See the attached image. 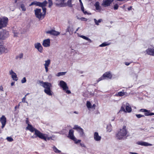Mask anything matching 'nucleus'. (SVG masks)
Returning <instances> with one entry per match:
<instances>
[{"instance_id": "1", "label": "nucleus", "mask_w": 154, "mask_h": 154, "mask_svg": "<svg viewBox=\"0 0 154 154\" xmlns=\"http://www.w3.org/2000/svg\"><path fill=\"white\" fill-rule=\"evenodd\" d=\"M26 129L32 132L35 131L34 134L36 135L35 137H38L45 141H46L47 140H49L51 139V137H48L47 134L42 133L38 130L34 128L32 125L29 124H28Z\"/></svg>"}, {"instance_id": "2", "label": "nucleus", "mask_w": 154, "mask_h": 154, "mask_svg": "<svg viewBox=\"0 0 154 154\" xmlns=\"http://www.w3.org/2000/svg\"><path fill=\"white\" fill-rule=\"evenodd\" d=\"M39 83L41 86L45 88L44 91L46 94L49 96L52 95V92L51 90V88L52 87L51 83L48 82H44L43 81H40Z\"/></svg>"}, {"instance_id": "3", "label": "nucleus", "mask_w": 154, "mask_h": 154, "mask_svg": "<svg viewBox=\"0 0 154 154\" xmlns=\"http://www.w3.org/2000/svg\"><path fill=\"white\" fill-rule=\"evenodd\" d=\"M126 127L124 126L123 128L120 129L119 131L116 134V138L119 140L124 139L126 138V135L127 133V131L126 130Z\"/></svg>"}, {"instance_id": "4", "label": "nucleus", "mask_w": 154, "mask_h": 154, "mask_svg": "<svg viewBox=\"0 0 154 154\" xmlns=\"http://www.w3.org/2000/svg\"><path fill=\"white\" fill-rule=\"evenodd\" d=\"M46 8H44L42 13L41 12V9L36 8L35 10V13L36 17L39 20H42L45 17L46 13Z\"/></svg>"}, {"instance_id": "5", "label": "nucleus", "mask_w": 154, "mask_h": 154, "mask_svg": "<svg viewBox=\"0 0 154 154\" xmlns=\"http://www.w3.org/2000/svg\"><path fill=\"white\" fill-rule=\"evenodd\" d=\"M59 85L67 94H70L71 93L70 91L68 90L69 88L67 84L64 81L62 80L60 81Z\"/></svg>"}, {"instance_id": "6", "label": "nucleus", "mask_w": 154, "mask_h": 154, "mask_svg": "<svg viewBox=\"0 0 154 154\" xmlns=\"http://www.w3.org/2000/svg\"><path fill=\"white\" fill-rule=\"evenodd\" d=\"M8 22V19L7 17L0 18V29L6 26Z\"/></svg>"}, {"instance_id": "7", "label": "nucleus", "mask_w": 154, "mask_h": 154, "mask_svg": "<svg viewBox=\"0 0 154 154\" xmlns=\"http://www.w3.org/2000/svg\"><path fill=\"white\" fill-rule=\"evenodd\" d=\"M73 129L77 130L79 133L80 137H83L85 136V134L83 130L80 126L78 125H75L73 128Z\"/></svg>"}, {"instance_id": "8", "label": "nucleus", "mask_w": 154, "mask_h": 154, "mask_svg": "<svg viewBox=\"0 0 154 154\" xmlns=\"http://www.w3.org/2000/svg\"><path fill=\"white\" fill-rule=\"evenodd\" d=\"M124 105H123L122 106H121V111L124 112H130L131 111L132 109L131 107L128 103H127L126 104L125 106V109H125V106L124 105Z\"/></svg>"}, {"instance_id": "9", "label": "nucleus", "mask_w": 154, "mask_h": 154, "mask_svg": "<svg viewBox=\"0 0 154 154\" xmlns=\"http://www.w3.org/2000/svg\"><path fill=\"white\" fill-rule=\"evenodd\" d=\"M46 33L47 34H49L51 35L56 36L59 35L60 34V32L54 29L48 30L46 31Z\"/></svg>"}, {"instance_id": "10", "label": "nucleus", "mask_w": 154, "mask_h": 154, "mask_svg": "<svg viewBox=\"0 0 154 154\" xmlns=\"http://www.w3.org/2000/svg\"><path fill=\"white\" fill-rule=\"evenodd\" d=\"M64 0H56L55 4L56 5L59 7L66 6V4L64 3Z\"/></svg>"}, {"instance_id": "11", "label": "nucleus", "mask_w": 154, "mask_h": 154, "mask_svg": "<svg viewBox=\"0 0 154 154\" xmlns=\"http://www.w3.org/2000/svg\"><path fill=\"white\" fill-rule=\"evenodd\" d=\"M35 48L40 53H42L43 48L41 44L39 42L35 43L34 44Z\"/></svg>"}, {"instance_id": "12", "label": "nucleus", "mask_w": 154, "mask_h": 154, "mask_svg": "<svg viewBox=\"0 0 154 154\" xmlns=\"http://www.w3.org/2000/svg\"><path fill=\"white\" fill-rule=\"evenodd\" d=\"M113 1V0H103L102 5L104 7L109 6Z\"/></svg>"}, {"instance_id": "13", "label": "nucleus", "mask_w": 154, "mask_h": 154, "mask_svg": "<svg viewBox=\"0 0 154 154\" xmlns=\"http://www.w3.org/2000/svg\"><path fill=\"white\" fill-rule=\"evenodd\" d=\"M8 50L5 46L2 45H0V54H2L3 53H5L8 52Z\"/></svg>"}, {"instance_id": "14", "label": "nucleus", "mask_w": 154, "mask_h": 154, "mask_svg": "<svg viewBox=\"0 0 154 154\" xmlns=\"http://www.w3.org/2000/svg\"><path fill=\"white\" fill-rule=\"evenodd\" d=\"M9 74L11 75V78L13 80L15 81H17L18 79V78L16 73L14 72L12 70L9 71Z\"/></svg>"}, {"instance_id": "15", "label": "nucleus", "mask_w": 154, "mask_h": 154, "mask_svg": "<svg viewBox=\"0 0 154 154\" xmlns=\"http://www.w3.org/2000/svg\"><path fill=\"white\" fill-rule=\"evenodd\" d=\"M42 45L45 47H49L50 45V40L49 38L45 39L43 41Z\"/></svg>"}, {"instance_id": "16", "label": "nucleus", "mask_w": 154, "mask_h": 154, "mask_svg": "<svg viewBox=\"0 0 154 154\" xmlns=\"http://www.w3.org/2000/svg\"><path fill=\"white\" fill-rule=\"evenodd\" d=\"M136 144L144 146H152V144L148 143L146 142H143L142 141L137 142Z\"/></svg>"}, {"instance_id": "17", "label": "nucleus", "mask_w": 154, "mask_h": 154, "mask_svg": "<svg viewBox=\"0 0 154 154\" xmlns=\"http://www.w3.org/2000/svg\"><path fill=\"white\" fill-rule=\"evenodd\" d=\"M146 53L149 55L154 56V48H148L146 50Z\"/></svg>"}, {"instance_id": "18", "label": "nucleus", "mask_w": 154, "mask_h": 154, "mask_svg": "<svg viewBox=\"0 0 154 154\" xmlns=\"http://www.w3.org/2000/svg\"><path fill=\"white\" fill-rule=\"evenodd\" d=\"M0 121L2 124V128H3L6 124V119L4 116H2L0 118Z\"/></svg>"}, {"instance_id": "19", "label": "nucleus", "mask_w": 154, "mask_h": 154, "mask_svg": "<svg viewBox=\"0 0 154 154\" xmlns=\"http://www.w3.org/2000/svg\"><path fill=\"white\" fill-rule=\"evenodd\" d=\"M94 140L97 141H100L101 139V137L99 135L98 133L97 132H95L94 135Z\"/></svg>"}, {"instance_id": "20", "label": "nucleus", "mask_w": 154, "mask_h": 154, "mask_svg": "<svg viewBox=\"0 0 154 154\" xmlns=\"http://www.w3.org/2000/svg\"><path fill=\"white\" fill-rule=\"evenodd\" d=\"M1 33L2 36V39H5L8 37L9 35V32L8 31L5 30L1 32Z\"/></svg>"}, {"instance_id": "21", "label": "nucleus", "mask_w": 154, "mask_h": 154, "mask_svg": "<svg viewBox=\"0 0 154 154\" xmlns=\"http://www.w3.org/2000/svg\"><path fill=\"white\" fill-rule=\"evenodd\" d=\"M74 131L72 129L70 130L69 131L68 137L72 140H75V137L74 134Z\"/></svg>"}, {"instance_id": "22", "label": "nucleus", "mask_w": 154, "mask_h": 154, "mask_svg": "<svg viewBox=\"0 0 154 154\" xmlns=\"http://www.w3.org/2000/svg\"><path fill=\"white\" fill-rule=\"evenodd\" d=\"M104 78H107L109 79H111L112 77V75L110 72H105L103 75Z\"/></svg>"}, {"instance_id": "23", "label": "nucleus", "mask_w": 154, "mask_h": 154, "mask_svg": "<svg viewBox=\"0 0 154 154\" xmlns=\"http://www.w3.org/2000/svg\"><path fill=\"white\" fill-rule=\"evenodd\" d=\"M47 4V2L46 1H45L42 2H39L38 6L39 7H42V10H43L44 8H46L45 7L46 6Z\"/></svg>"}, {"instance_id": "24", "label": "nucleus", "mask_w": 154, "mask_h": 154, "mask_svg": "<svg viewBox=\"0 0 154 154\" xmlns=\"http://www.w3.org/2000/svg\"><path fill=\"white\" fill-rule=\"evenodd\" d=\"M45 63L44 64L45 67H48L51 63V60L50 59H48L45 61Z\"/></svg>"}, {"instance_id": "25", "label": "nucleus", "mask_w": 154, "mask_h": 154, "mask_svg": "<svg viewBox=\"0 0 154 154\" xmlns=\"http://www.w3.org/2000/svg\"><path fill=\"white\" fill-rule=\"evenodd\" d=\"M94 6L95 7L96 10L98 11L100 10V4L99 2H96L95 4H94Z\"/></svg>"}, {"instance_id": "26", "label": "nucleus", "mask_w": 154, "mask_h": 154, "mask_svg": "<svg viewBox=\"0 0 154 154\" xmlns=\"http://www.w3.org/2000/svg\"><path fill=\"white\" fill-rule=\"evenodd\" d=\"M106 129L108 131L110 132L112 130V126L111 124L109 123L107 125Z\"/></svg>"}, {"instance_id": "27", "label": "nucleus", "mask_w": 154, "mask_h": 154, "mask_svg": "<svg viewBox=\"0 0 154 154\" xmlns=\"http://www.w3.org/2000/svg\"><path fill=\"white\" fill-rule=\"evenodd\" d=\"M79 36L82 38L88 41L90 43L92 42L91 40L89 38L86 37L85 36L83 35H80Z\"/></svg>"}, {"instance_id": "28", "label": "nucleus", "mask_w": 154, "mask_h": 154, "mask_svg": "<svg viewBox=\"0 0 154 154\" xmlns=\"http://www.w3.org/2000/svg\"><path fill=\"white\" fill-rule=\"evenodd\" d=\"M53 151L57 153H59L61 152V151L58 150L55 146L53 147Z\"/></svg>"}, {"instance_id": "29", "label": "nucleus", "mask_w": 154, "mask_h": 154, "mask_svg": "<svg viewBox=\"0 0 154 154\" xmlns=\"http://www.w3.org/2000/svg\"><path fill=\"white\" fill-rule=\"evenodd\" d=\"M72 0H69L66 3V5L68 6L69 7H72L73 6L72 5Z\"/></svg>"}, {"instance_id": "30", "label": "nucleus", "mask_w": 154, "mask_h": 154, "mask_svg": "<svg viewBox=\"0 0 154 154\" xmlns=\"http://www.w3.org/2000/svg\"><path fill=\"white\" fill-rule=\"evenodd\" d=\"M72 31H73L72 28L70 26H68L67 29L66 30V32H68L70 33V32Z\"/></svg>"}, {"instance_id": "31", "label": "nucleus", "mask_w": 154, "mask_h": 154, "mask_svg": "<svg viewBox=\"0 0 154 154\" xmlns=\"http://www.w3.org/2000/svg\"><path fill=\"white\" fill-rule=\"evenodd\" d=\"M38 3L39 2L36 1H35L31 2V3L29 5V6H30L32 5H35L36 6H38Z\"/></svg>"}, {"instance_id": "32", "label": "nucleus", "mask_w": 154, "mask_h": 154, "mask_svg": "<svg viewBox=\"0 0 154 154\" xmlns=\"http://www.w3.org/2000/svg\"><path fill=\"white\" fill-rule=\"evenodd\" d=\"M94 20L95 24L97 25H99V23L102 21V20L101 19H99L98 20H97L96 19H94Z\"/></svg>"}, {"instance_id": "33", "label": "nucleus", "mask_w": 154, "mask_h": 154, "mask_svg": "<svg viewBox=\"0 0 154 154\" xmlns=\"http://www.w3.org/2000/svg\"><path fill=\"white\" fill-rule=\"evenodd\" d=\"M66 72H58L57 74L56 75V76L58 77H59L60 76L66 74Z\"/></svg>"}, {"instance_id": "34", "label": "nucleus", "mask_w": 154, "mask_h": 154, "mask_svg": "<svg viewBox=\"0 0 154 154\" xmlns=\"http://www.w3.org/2000/svg\"><path fill=\"white\" fill-rule=\"evenodd\" d=\"M125 92L122 91H120L118 92L117 94H116L117 96H122L125 95Z\"/></svg>"}, {"instance_id": "35", "label": "nucleus", "mask_w": 154, "mask_h": 154, "mask_svg": "<svg viewBox=\"0 0 154 154\" xmlns=\"http://www.w3.org/2000/svg\"><path fill=\"white\" fill-rule=\"evenodd\" d=\"M86 106L88 108H92L90 102L89 101H87L86 103Z\"/></svg>"}, {"instance_id": "36", "label": "nucleus", "mask_w": 154, "mask_h": 154, "mask_svg": "<svg viewBox=\"0 0 154 154\" xmlns=\"http://www.w3.org/2000/svg\"><path fill=\"white\" fill-rule=\"evenodd\" d=\"M109 44L107 43V42H104L102 44H101L100 45V47H105L106 46L109 45Z\"/></svg>"}, {"instance_id": "37", "label": "nucleus", "mask_w": 154, "mask_h": 154, "mask_svg": "<svg viewBox=\"0 0 154 154\" xmlns=\"http://www.w3.org/2000/svg\"><path fill=\"white\" fill-rule=\"evenodd\" d=\"M6 139L9 142H12L13 141V139L11 137H7Z\"/></svg>"}, {"instance_id": "38", "label": "nucleus", "mask_w": 154, "mask_h": 154, "mask_svg": "<svg viewBox=\"0 0 154 154\" xmlns=\"http://www.w3.org/2000/svg\"><path fill=\"white\" fill-rule=\"evenodd\" d=\"M75 140H72L75 141V143L77 144L79 143L81 141V140H77L76 138H75Z\"/></svg>"}, {"instance_id": "39", "label": "nucleus", "mask_w": 154, "mask_h": 154, "mask_svg": "<svg viewBox=\"0 0 154 154\" xmlns=\"http://www.w3.org/2000/svg\"><path fill=\"white\" fill-rule=\"evenodd\" d=\"M21 8L23 11H25L26 10V8H25L24 5L23 4H22L21 5Z\"/></svg>"}, {"instance_id": "40", "label": "nucleus", "mask_w": 154, "mask_h": 154, "mask_svg": "<svg viewBox=\"0 0 154 154\" xmlns=\"http://www.w3.org/2000/svg\"><path fill=\"white\" fill-rule=\"evenodd\" d=\"M136 116L138 118H140L142 117H144V115H141L140 114H136Z\"/></svg>"}, {"instance_id": "41", "label": "nucleus", "mask_w": 154, "mask_h": 154, "mask_svg": "<svg viewBox=\"0 0 154 154\" xmlns=\"http://www.w3.org/2000/svg\"><path fill=\"white\" fill-rule=\"evenodd\" d=\"M26 82V79L25 77H24L21 80V82L22 83H24Z\"/></svg>"}, {"instance_id": "42", "label": "nucleus", "mask_w": 154, "mask_h": 154, "mask_svg": "<svg viewBox=\"0 0 154 154\" xmlns=\"http://www.w3.org/2000/svg\"><path fill=\"white\" fill-rule=\"evenodd\" d=\"M150 113V111L147 110V111H146L145 113V115L146 116H149Z\"/></svg>"}, {"instance_id": "43", "label": "nucleus", "mask_w": 154, "mask_h": 154, "mask_svg": "<svg viewBox=\"0 0 154 154\" xmlns=\"http://www.w3.org/2000/svg\"><path fill=\"white\" fill-rule=\"evenodd\" d=\"M81 9L85 14H88L87 12L86 11H85L84 7H83V8H81Z\"/></svg>"}, {"instance_id": "44", "label": "nucleus", "mask_w": 154, "mask_h": 154, "mask_svg": "<svg viewBox=\"0 0 154 154\" xmlns=\"http://www.w3.org/2000/svg\"><path fill=\"white\" fill-rule=\"evenodd\" d=\"M104 79V77H103V76H101V77L100 78L98 79V80H97V82H98L99 81Z\"/></svg>"}, {"instance_id": "45", "label": "nucleus", "mask_w": 154, "mask_h": 154, "mask_svg": "<svg viewBox=\"0 0 154 154\" xmlns=\"http://www.w3.org/2000/svg\"><path fill=\"white\" fill-rule=\"evenodd\" d=\"M26 98L25 97H23L22 100V102L23 103H28V102L26 100Z\"/></svg>"}, {"instance_id": "46", "label": "nucleus", "mask_w": 154, "mask_h": 154, "mask_svg": "<svg viewBox=\"0 0 154 154\" xmlns=\"http://www.w3.org/2000/svg\"><path fill=\"white\" fill-rule=\"evenodd\" d=\"M119 6L117 4H116L114 6V8L115 10H117Z\"/></svg>"}, {"instance_id": "47", "label": "nucleus", "mask_w": 154, "mask_h": 154, "mask_svg": "<svg viewBox=\"0 0 154 154\" xmlns=\"http://www.w3.org/2000/svg\"><path fill=\"white\" fill-rule=\"evenodd\" d=\"M140 111L142 112H146L147 111V110H146V109H142L140 110Z\"/></svg>"}, {"instance_id": "48", "label": "nucleus", "mask_w": 154, "mask_h": 154, "mask_svg": "<svg viewBox=\"0 0 154 154\" xmlns=\"http://www.w3.org/2000/svg\"><path fill=\"white\" fill-rule=\"evenodd\" d=\"M79 1L80 2V4L81 8H83V4L81 0H79Z\"/></svg>"}, {"instance_id": "49", "label": "nucleus", "mask_w": 154, "mask_h": 154, "mask_svg": "<svg viewBox=\"0 0 154 154\" xmlns=\"http://www.w3.org/2000/svg\"><path fill=\"white\" fill-rule=\"evenodd\" d=\"M21 102H20L19 104H18V106H15V109L16 110V109H17V108H19V107L20 105V103H21Z\"/></svg>"}, {"instance_id": "50", "label": "nucleus", "mask_w": 154, "mask_h": 154, "mask_svg": "<svg viewBox=\"0 0 154 154\" xmlns=\"http://www.w3.org/2000/svg\"><path fill=\"white\" fill-rule=\"evenodd\" d=\"M80 145L82 147H84L85 148L86 147L84 143H80Z\"/></svg>"}, {"instance_id": "51", "label": "nucleus", "mask_w": 154, "mask_h": 154, "mask_svg": "<svg viewBox=\"0 0 154 154\" xmlns=\"http://www.w3.org/2000/svg\"><path fill=\"white\" fill-rule=\"evenodd\" d=\"M48 67H45V72H48Z\"/></svg>"}, {"instance_id": "52", "label": "nucleus", "mask_w": 154, "mask_h": 154, "mask_svg": "<svg viewBox=\"0 0 154 154\" xmlns=\"http://www.w3.org/2000/svg\"><path fill=\"white\" fill-rule=\"evenodd\" d=\"M18 57L20 59L22 58L23 57V54H20Z\"/></svg>"}, {"instance_id": "53", "label": "nucleus", "mask_w": 154, "mask_h": 154, "mask_svg": "<svg viewBox=\"0 0 154 154\" xmlns=\"http://www.w3.org/2000/svg\"><path fill=\"white\" fill-rule=\"evenodd\" d=\"M14 36H17V35L18 34V32H15V31H14Z\"/></svg>"}, {"instance_id": "54", "label": "nucleus", "mask_w": 154, "mask_h": 154, "mask_svg": "<svg viewBox=\"0 0 154 154\" xmlns=\"http://www.w3.org/2000/svg\"><path fill=\"white\" fill-rule=\"evenodd\" d=\"M81 19L82 20H84L85 21H87V19H86V18H83V17L82 18H81Z\"/></svg>"}, {"instance_id": "55", "label": "nucleus", "mask_w": 154, "mask_h": 154, "mask_svg": "<svg viewBox=\"0 0 154 154\" xmlns=\"http://www.w3.org/2000/svg\"><path fill=\"white\" fill-rule=\"evenodd\" d=\"M48 78L49 79H51L52 77V75L51 74H50L49 75L48 77Z\"/></svg>"}, {"instance_id": "56", "label": "nucleus", "mask_w": 154, "mask_h": 154, "mask_svg": "<svg viewBox=\"0 0 154 154\" xmlns=\"http://www.w3.org/2000/svg\"><path fill=\"white\" fill-rule=\"evenodd\" d=\"M2 33H1V32H0V40L2 39Z\"/></svg>"}, {"instance_id": "57", "label": "nucleus", "mask_w": 154, "mask_h": 154, "mask_svg": "<svg viewBox=\"0 0 154 154\" xmlns=\"http://www.w3.org/2000/svg\"><path fill=\"white\" fill-rule=\"evenodd\" d=\"M149 116H151L153 115H154V113H153V112H150V113H149Z\"/></svg>"}, {"instance_id": "58", "label": "nucleus", "mask_w": 154, "mask_h": 154, "mask_svg": "<svg viewBox=\"0 0 154 154\" xmlns=\"http://www.w3.org/2000/svg\"><path fill=\"white\" fill-rule=\"evenodd\" d=\"M14 83H15V82H12L11 83V86H13L14 85Z\"/></svg>"}, {"instance_id": "59", "label": "nucleus", "mask_w": 154, "mask_h": 154, "mask_svg": "<svg viewBox=\"0 0 154 154\" xmlns=\"http://www.w3.org/2000/svg\"><path fill=\"white\" fill-rule=\"evenodd\" d=\"M125 64L127 66H128L130 64V63L128 62H126Z\"/></svg>"}, {"instance_id": "60", "label": "nucleus", "mask_w": 154, "mask_h": 154, "mask_svg": "<svg viewBox=\"0 0 154 154\" xmlns=\"http://www.w3.org/2000/svg\"><path fill=\"white\" fill-rule=\"evenodd\" d=\"M131 8H132V7L130 6L128 8V9L129 11H130V10H131Z\"/></svg>"}, {"instance_id": "61", "label": "nucleus", "mask_w": 154, "mask_h": 154, "mask_svg": "<svg viewBox=\"0 0 154 154\" xmlns=\"http://www.w3.org/2000/svg\"><path fill=\"white\" fill-rule=\"evenodd\" d=\"M3 91V88L2 86L0 87V91Z\"/></svg>"}, {"instance_id": "62", "label": "nucleus", "mask_w": 154, "mask_h": 154, "mask_svg": "<svg viewBox=\"0 0 154 154\" xmlns=\"http://www.w3.org/2000/svg\"><path fill=\"white\" fill-rule=\"evenodd\" d=\"M80 28V27H78L76 29L75 32V33H76V32H77L78 30Z\"/></svg>"}, {"instance_id": "63", "label": "nucleus", "mask_w": 154, "mask_h": 154, "mask_svg": "<svg viewBox=\"0 0 154 154\" xmlns=\"http://www.w3.org/2000/svg\"><path fill=\"white\" fill-rule=\"evenodd\" d=\"M115 119V117H114L112 118V119L111 120V121H114Z\"/></svg>"}, {"instance_id": "64", "label": "nucleus", "mask_w": 154, "mask_h": 154, "mask_svg": "<svg viewBox=\"0 0 154 154\" xmlns=\"http://www.w3.org/2000/svg\"><path fill=\"white\" fill-rule=\"evenodd\" d=\"M52 5V3H49V7H51V6Z\"/></svg>"}]
</instances>
